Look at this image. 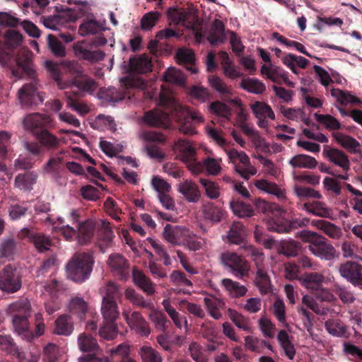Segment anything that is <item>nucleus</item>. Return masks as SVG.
I'll use <instances>...</instances> for the list:
<instances>
[{
  "label": "nucleus",
  "instance_id": "42",
  "mask_svg": "<svg viewBox=\"0 0 362 362\" xmlns=\"http://www.w3.org/2000/svg\"><path fill=\"white\" fill-rule=\"evenodd\" d=\"M277 340L284 349L286 356L292 360L296 354V349L290 339L289 335L284 329L279 331L277 335Z\"/></svg>",
  "mask_w": 362,
  "mask_h": 362
},
{
  "label": "nucleus",
  "instance_id": "38",
  "mask_svg": "<svg viewBox=\"0 0 362 362\" xmlns=\"http://www.w3.org/2000/svg\"><path fill=\"white\" fill-rule=\"evenodd\" d=\"M245 230L240 222H233L228 233V239L230 243L240 245L244 241Z\"/></svg>",
  "mask_w": 362,
  "mask_h": 362
},
{
  "label": "nucleus",
  "instance_id": "47",
  "mask_svg": "<svg viewBox=\"0 0 362 362\" xmlns=\"http://www.w3.org/2000/svg\"><path fill=\"white\" fill-rule=\"evenodd\" d=\"M98 97L108 102L116 103L124 99L125 95L124 93L119 91L117 88L111 87L108 88H100L98 91Z\"/></svg>",
  "mask_w": 362,
  "mask_h": 362
},
{
  "label": "nucleus",
  "instance_id": "15",
  "mask_svg": "<svg viewBox=\"0 0 362 362\" xmlns=\"http://www.w3.org/2000/svg\"><path fill=\"white\" fill-rule=\"evenodd\" d=\"M339 273L354 286L362 288V265L354 262H347L340 266Z\"/></svg>",
  "mask_w": 362,
  "mask_h": 362
},
{
  "label": "nucleus",
  "instance_id": "17",
  "mask_svg": "<svg viewBox=\"0 0 362 362\" xmlns=\"http://www.w3.org/2000/svg\"><path fill=\"white\" fill-rule=\"evenodd\" d=\"M29 315L15 314L13 316L12 322L15 332L23 339L27 341H32L34 339V334L30 328Z\"/></svg>",
  "mask_w": 362,
  "mask_h": 362
},
{
  "label": "nucleus",
  "instance_id": "41",
  "mask_svg": "<svg viewBox=\"0 0 362 362\" xmlns=\"http://www.w3.org/2000/svg\"><path fill=\"white\" fill-rule=\"evenodd\" d=\"M230 206L233 214L240 218L251 217L254 214L252 206L242 201L232 200Z\"/></svg>",
  "mask_w": 362,
  "mask_h": 362
},
{
  "label": "nucleus",
  "instance_id": "4",
  "mask_svg": "<svg viewBox=\"0 0 362 362\" xmlns=\"http://www.w3.org/2000/svg\"><path fill=\"white\" fill-rule=\"evenodd\" d=\"M93 264L92 253H76L66 266L67 277L75 282L82 283L89 278Z\"/></svg>",
  "mask_w": 362,
  "mask_h": 362
},
{
  "label": "nucleus",
  "instance_id": "36",
  "mask_svg": "<svg viewBox=\"0 0 362 362\" xmlns=\"http://www.w3.org/2000/svg\"><path fill=\"white\" fill-rule=\"evenodd\" d=\"M221 285L233 298L244 296L247 291V288L245 286L241 285L239 282L235 281L230 279H223L221 281Z\"/></svg>",
  "mask_w": 362,
  "mask_h": 362
},
{
  "label": "nucleus",
  "instance_id": "62",
  "mask_svg": "<svg viewBox=\"0 0 362 362\" xmlns=\"http://www.w3.org/2000/svg\"><path fill=\"white\" fill-rule=\"evenodd\" d=\"M245 250L247 255L251 257L256 267H262V266L264 260V255L262 251L252 245H247Z\"/></svg>",
  "mask_w": 362,
  "mask_h": 362
},
{
  "label": "nucleus",
  "instance_id": "44",
  "mask_svg": "<svg viewBox=\"0 0 362 362\" xmlns=\"http://www.w3.org/2000/svg\"><path fill=\"white\" fill-rule=\"evenodd\" d=\"M203 214L206 219L216 223L220 222L225 215L224 211L213 203L203 206Z\"/></svg>",
  "mask_w": 362,
  "mask_h": 362
},
{
  "label": "nucleus",
  "instance_id": "26",
  "mask_svg": "<svg viewBox=\"0 0 362 362\" xmlns=\"http://www.w3.org/2000/svg\"><path fill=\"white\" fill-rule=\"evenodd\" d=\"M226 39L224 23L219 19H215L207 36L208 41L212 46H216L223 43Z\"/></svg>",
  "mask_w": 362,
  "mask_h": 362
},
{
  "label": "nucleus",
  "instance_id": "58",
  "mask_svg": "<svg viewBox=\"0 0 362 362\" xmlns=\"http://www.w3.org/2000/svg\"><path fill=\"white\" fill-rule=\"evenodd\" d=\"M315 117L319 123L325 126L327 129L338 130L341 128L340 122L330 115H320L315 113Z\"/></svg>",
  "mask_w": 362,
  "mask_h": 362
},
{
  "label": "nucleus",
  "instance_id": "3",
  "mask_svg": "<svg viewBox=\"0 0 362 362\" xmlns=\"http://www.w3.org/2000/svg\"><path fill=\"white\" fill-rule=\"evenodd\" d=\"M123 64L124 72L127 75L119 79L121 84L126 88H145L146 83L139 75L152 71L151 58L146 54H142L131 57L128 63L124 62Z\"/></svg>",
  "mask_w": 362,
  "mask_h": 362
},
{
  "label": "nucleus",
  "instance_id": "48",
  "mask_svg": "<svg viewBox=\"0 0 362 362\" xmlns=\"http://www.w3.org/2000/svg\"><path fill=\"white\" fill-rule=\"evenodd\" d=\"M78 343L80 350L83 352H97L99 350L97 340L86 334L78 337Z\"/></svg>",
  "mask_w": 362,
  "mask_h": 362
},
{
  "label": "nucleus",
  "instance_id": "49",
  "mask_svg": "<svg viewBox=\"0 0 362 362\" xmlns=\"http://www.w3.org/2000/svg\"><path fill=\"white\" fill-rule=\"evenodd\" d=\"M240 87L249 93L255 94H261L265 90L264 84L258 79L243 78L240 82Z\"/></svg>",
  "mask_w": 362,
  "mask_h": 362
},
{
  "label": "nucleus",
  "instance_id": "34",
  "mask_svg": "<svg viewBox=\"0 0 362 362\" xmlns=\"http://www.w3.org/2000/svg\"><path fill=\"white\" fill-rule=\"evenodd\" d=\"M331 95L335 98L341 105H346L348 103H351L362 107L361 100L352 95L350 92L342 90L339 88H332L331 90Z\"/></svg>",
  "mask_w": 362,
  "mask_h": 362
},
{
  "label": "nucleus",
  "instance_id": "11",
  "mask_svg": "<svg viewBox=\"0 0 362 362\" xmlns=\"http://www.w3.org/2000/svg\"><path fill=\"white\" fill-rule=\"evenodd\" d=\"M168 21L170 25H182L187 30L196 29L197 17L190 11L177 7H170L166 11Z\"/></svg>",
  "mask_w": 362,
  "mask_h": 362
},
{
  "label": "nucleus",
  "instance_id": "24",
  "mask_svg": "<svg viewBox=\"0 0 362 362\" xmlns=\"http://www.w3.org/2000/svg\"><path fill=\"white\" fill-rule=\"evenodd\" d=\"M178 191L189 202L196 203L201 197L199 187L192 180H185L178 185Z\"/></svg>",
  "mask_w": 362,
  "mask_h": 362
},
{
  "label": "nucleus",
  "instance_id": "63",
  "mask_svg": "<svg viewBox=\"0 0 362 362\" xmlns=\"http://www.w3.org/2000/svg\"><path fill=\"white\" fill-rule=\"evenodd\" d=\"M209 110L217 116L228 118L231 115L230 108L225 103L215 101L210 104Z\"/></svg>",
  "mask_w": 362,
  "mask_h": 362
},
{
  "label": "nucleus",
  "instance_id": "55",
  "mask_svg": "<svg viewBox=\"0 0 362 362\" xmlns=\"http://www.w3.org/2000/svg\"><path fill=\"white\" fill-rule=\"evenodd\" d=\"M163 80L165 82L182 85L185 82L184 74L173 67L168 69L163 74Z\"/></svg>",
  "mask_w": 362,
  "mask_h": 362
},
{
  "label": "nucleus",
  "instance_id": "39",
  "mask_svg": "<svg viewBox=\"0 0 362 362\" xmlns=\"http://www.w3.org/2000/svg\"><path fill=\"white\" fill-rule=\"evenodd\" d=\"M255 284L262 293H267L271 291V280L267 271L262 268H257Z\"/></svg>",
  "mask_w": 362,
  "mask_h": 362
},
{
  "label": "nucleus",
  "instance_id": "46",
  "mask_svg": "<svg viewBox=\"0 0 362 362\" xmlns=\"http://www.w3.org/2000/svg\"><path fill=\"white\" fill-rule=\"evenodd\" d=\"M67 106L77 112L81 115H86L90 109L86 104L81 103L77 99L78 93L66 92Z\"/></svg>",
  "mask_w": 362,
  "mask_h": 362
},
{
  "label": "nucleus",
  "instance_id": "8",
  "mask_svg": "<svg viewBox=\"0 0 362 362\" xmlns=\"http://www.w3.org/2000/svg\"><path fill=\"white\" fill-rule=\"evenodd\" d=\"M299 237L305 242H310L309 250L310 252L322 259L331 260L335 256V249L327 243L322 236L310 230H303L299 233Z\"/></svg>",
  "mask_w": 362,
  "mask_h": 362
},
{
  "label": "nucleus",
  "instance_id": "12",
  "mask_svg": "<svg viewBox=\"0 0 362 362\" xmlns=\"http://www.w3.org/2000/svg\"><path fill=\"white\" fill-rule=\"evenodd\" d=\"M52 120L49 116L38 112L27 115L23 120V125L25 130L30 132L35 137L45 129L52 126Z\"/></svg>",
  "mask_w": 362,
  "mask_h": 362
},
{
  "label": "nucleus",
  "instance_id": "6",
  "mask_svg": "<svg viewBox=\"0 0 362 362\" xmlns=\"http://www.w3.org/2000/svg\"><path fill=\"white\" fill-rule=\"evenodd\" d=\"M122 296V293L116 284L109 281L106 284L105 294L101 304V313L105 322H115L118 318L119 312L117 300Z\"/></svg>",
  "mask_w": 362,
  "mask_h": 362
},
{
  "label": "nucleus",
  "instance_id": "1",
  "mask_svg": "<svg viewBox=\"0 0 362 362\" xmlns=\"http://www.w3.org/2000/svg\"><path fill=\"white\" fill-rule=\"evenodd\" d=\"M23 36L14 30H7L0 39V64L11 69L16 78L27 76L30 82L19 89L18 95L20 103L25 107L37 105L42 103L39 92L38 80L33 67L32 53L28 49L21 47Z\"/></svg>",
  "mask_w": 362,
  "mask_h": 362
},
{
  "label": "nucleus",
  "instance_id": "45",
  "mask_svg": "<svg viewBox=\"0 0 362 362\" xmlns=\"http://www.w3.org/2000/svg\"><path fill=\"white\" fill-rule=\"evenodd\" d=\"M124 295L126 298L134 305L150 310L153 308V304L151 300H146L141 295L136 293L133 288L126 289Z\"/></svg>",
  "mask_w": 362,
  "mask_h": 362
},
{
  "label": "nucleus",
  "instance_id": "27",
  "mask_svg": "<svg viewBox=\"0 0 362 362\" xmlns=\"http://www.w3.org/2000/svg\"><path fill=\"white\" fill-rule=\"evenodd\" d=\"M332 136L337 142L351 153H360V143L354 137L341 132H333Z\"/></svg>",
  "mask_w": 362,
  "mask_h": 362
},
{
  "label": "nucleus",
  "instance_id": "19",
  "mask_svg": "<svg viewBox=\"0 0 362 362\" xmlns=\"http://www.w3.org/2000/svg\"><path fill=\"white\" fill-rule=\"evenodd\" d=\"M95 230V224L90 219H86L76 226V240L80 245H86L91 243Z\"/></svg>",
  "mask_w": 362,
  "mask_h": 362
},
{
  "label": "nucleus",
  "instance_id": "57",
  "mask_svg": "<svg viewBox=\"0 0 362 362\" xmlns=\"http://www.w3.org/2000/svg\"><path fill=\"white\" fill-rule=\"evenodd\" d=\"M161 14L158 11H150L145 13L141 19V28L144 30H149L153 28L159 18Z\"/></svg>",
  "mask_w": 362,
  "mask_h": 362
},
{
  "label": "nucleus",
  "instance_id": "20",
  "mask_svg": "<svg viewBox=\"0 0 362 362\" xmlns=\"http://www.w3.org/2000/svg\"><path fill=\"white\" fill-rule=\"evenodd\" d=\"M122 315L129 326L137 332L143 336H148L150 334L151 330L148 324L140 313L135 311L129 315L127 312H123Z\"/></svg>",
  "mask_w": 362,
  "mask_h": 362
},
{
  "label": "nucleus",
  "instance_id": "5",
  "mask_svg": "<svg viewBox=\"0 0 362 362\" xmlns=\"http://www.w3.org/2000/svg\"><path fill=\"white\" fill-rule=\"evenodd\" d=\"M163 238L175 245L187 246L192 251H197L202 247V243L189 228L183 226L167 224L163 230Z\"/></svg>",
  "mask_w": 362,
  "mask_h": 362
},
{
  "label": "nucleus",
  "instance_id": "53",
  "mask_svg": "<svg viewBox=\"0 0 362 362\" xmlns=\"http://www.w3.org/2000/svg\"><path fill=\"white\" fill-rule=\"evenodd\" d=\"M300 250V244L294 240L283 241L279 248V253L288 257L297 256Z\"/></svg>",
  "mask_w": 362,
  "mask_h": 362
},
{
  "label": "nucleus",
  "instance_id": "37",
  "mask_svg": "<svg viewBox=\"0 0 362 362\" xmlns=\"http://www.w3.org/2000/svg\"><path fill=\"white\" fill-rule=\"evenodd\" d=\"M204 305L209 315L216 320L222 317L220 310L223 308L224 302L214 296L206 297L204 299Z\"/></svg>",
  "mask_w": 362,
  "mask_h": 362
},
{
  "label": "nucleus",
  "instance_id": "35",
  "mask_svg": "<svg viewBox=\"0 0 362 362\" xmlns=\"http://www.w3.org/2000/svg\"><path fill=\"white\" fill-rule=\"evenodd\" d=\"M288 163L293 168L313 169L317 165V160L306 154L296 155L288 161Z\"/></svg>",
  "mask_w": 362,
  "mask_h": 362
},
{
  "label": "nucleus",
  "instance_id": "51",
  "mask_svg": "<svg viewBox=\"0 0 362 362\" xmlns=\"http://www.w3.org/2000/svg\"><path fill=\"white\" fill-rule=\"evenodd\" d=\"M250 107L257 117H269L271 119H275V115L271 107L267 104L256 101L250 105Z\"/></svg>",
  "mask_w": 362,
  "mask_h": 362
},
{
  "label": "nucleus",
  "instance_id": "52",
  "mask_svg": "<svg viewBox=\"0 0 362 362\" xmlns=\"http://www.w3.org/2000/svg\"><path fill=\"white\" fill-rule=\"evenodd\" d=\"M101 30V25L94 19L85 21L78 28L79 33L83 36L94 35Z\"/></svg>",
  "mask_w": 362,
  "mask_h": 362
},
{
  "label": "nucleus",
  "instance_id": "54",
  "mask_svg": "<svg viewBox=\"0 0 362 362\" xmlns=\"http://www.w3.org/2000/svg\"><path fill=\"white\" fill-rule=\"evenodd\" d=\"M327 331L334 337H342L346 332V328L339 320L329 319L325 322Z\"/></svg>",
  "mask_w": 362,
  "mask_h": 362
},
{
  "label": "nucleus",
  "instance_id": "18",
  "mask_svg": "<svg viewBox=\"0 0 362 362\" xmlns=\"http://www.w3.org/2000/svg\"><path fill=\"white\" fill-rule=\"evenodd\" d=\"M288 275L291 279H297L303 286L310 290L312 293L322 285L325 279L324 276L317 272L305 273L299 277L291 272H288L287 276Z\"/></svg>",
  "mask_w": 362,
  "mask_h": 362
},
{
  "label": "nucleus",
  "instance_id": "40",
  "mask_svg": "<svg viewBox=\"0 0 362 362\" xmlns=\"http://www.w3.org/2000/svg\"><path fill=\"white\" fill-rule=\"evenodd\" d=\"M267 227L269 230L279 233H288L293 230L292 221L287 220L282 217L272 218L269 221Z\"/></svg>",
  "mask_w": 362,
  "mask_h": 362
},
{
  "label": "nucleus",
  "instance_id": "13",
  "mask_svg": "<svg viewBox=\"0 0 362 362\" xmlns=\"http://www.w3.org/2000/svg\"><path fill=\"white\" fill-rule=\"evenodd\" d=\"M17 237L20 240L28 238L39 252H45L49 250L52 245V240L49 235L42 233L34 232L28 228L21 230L18 233Z\"/></svg>",
  "mask_w": 362,
  "mask_h": 362
},
{
  "label": "nucleus",
  "instance_id": "30",
  "mask_svg": "<svg viewBox=\"0 0 362 362\" xmlns=\"http://www.w3.org/2000/svg\"><path fill=\"white\" fill-rule=\"evenodd\" d=\"M132 275L134 284L147 295H153L155 293V284L142 272L134 270Z\"/></svg>",
  "mask_w": 362,
  "mask_h": 362
},
{
  "label": "nucleus",
  "instance_id": "29",
  "mask_svg": "<svg viewBox=\"0 0 362 362\" xmlns=\"http://www.w3.org/2000/svg\"><path fill=\"white\" fill-rule=\"evenodd\" d=\"M69 310L72 315H76L80 320H83L86 319L88 313V305L83 298L76 296L70 300Z\"/></svg>",
  "mask_w": 362,
  "mask_h": 362
},
{
  "label": "nucleus",
  "instance_id": "16",
  "mask_svg": "<svg viewBox=\"0 0 362 362\" xmlns=\"http://www.w3.org/2000/svg\"><path fill=\"white\" fill-rule=\"evenodd\" d=\"M72 84L83 92L93 93L97 88L96 81L83 74L82 67L76 66L71 71Z\"/></svg>",
  "mask_w": 362,
  "mask_h": 362
},
{
  "label": "nucleus",
  "instance_id": "23",
  "mask_svg": "<svg viewBox=\"0 0 362 362\" xmlns=\"http://www.w3.org/2000/svg\"><path fill=\"white\" fill-rule=\"evenodd\" d=\"M107 264L115 275L120 278L128 274V264L127 259L120 254L115 253L109 256Z\"/></svg>",
  "mask_w": 362,
  "mask_h": 362
},
{
  "label": "nucleus",
  "instance_id": "25",
  "mask_svg": "<svg viewBox=\"0 0 362 362\" xmlns=\"http://www.w3.org/2000/svg\"><path fill=\"white\" fill-rule=\"evenodd\" d=\"M238 161L235 164V170L245 180H249L257 173L256 168L251 165L250 158L245 152H240Z\"/></svg>",
  "mask_w": 362,
  "mask_h": 362
},
{
  "label": "nucleus",
  "instance_id": "9",
  "mask_svg": "<svg viewBox=\"0 0 362 362\" xmlns=\"http://www.w3.org/2000/svg\"><path fill=\"white\" fill-rule=\"evenodd\" d=\"M221 263L238 279H243L249 276L250 264L244 257L236 252H226L221 255Z\"/></svg>",
  "mask_w": 362,
  "mask_h": 362
},
{
  "label": "nucleus",
  "instance_id": "59",
  "mask_svg": "<svg viewBox=\"0 0 362 362\" xmlns=\"http://www.w3.org/2000/svg\"><path fill=\"white\" fill-rule=\"evenodd\" d=\"M199 182L204 187L206 195L209 198L216 199L219 197L220 189L217 183L205 178H200Z\"/></svg>",
  "mask_w": 362,
  "mask_h": 362
},
{
  "label": "nucleus",
  "instance_id": "33",
  "mask_svg": "<svg viewBox=\"0 0 362 362\" xmlns=\"http://www.w3.org/2000/svg\"><path fill=\"white\" fill-rule=\"evenodd\" d=\"M312 225L321 230L333 239H339L342 235L341 230L331 222L325 220H313Z\"/></svg>",
  "mask_w": 362,
  "mask_h": 362
},
{
  "label": "nucleus",
  "instance_id": "60",
  "mask_svg": "<svg viewBox=\"0 0 362 362\" xmlns=\"http://www.w3.org/2000/svg\"><path fill=\"white\" fill-rule=\"evenodd\" d=\"M228 313L230 319L238 327L244 331L250 332L251 328L249 322L242 314L230 308L228 309Z\"/></svg>",
  "mask_w": 362,
  "mask_h": 362
},
{
  "label": "nucleus",
  "instance_id": "32",
  "mask_svg": "<svg viewBox=\"0 0 362 362\" xmlns=\"http://www.w3.org/2000/svg\"><path fill=\"white\" fill-rule=\"evenodd\" d=\"M73 330L74 325L71 316L62 315L55 320L54 334L69 336L72 333Z\"/></svg>",
  "mask_w": 362,
  "mask_h": 362
},
{
  "label": "nucleus",
  "instance_id": "50",
  "mask_svg": "<svg viewBox=\"0 0 362 362\" xmlns=\"http://www.w3.org/2000/svg\"><path fill=\"white\" fill-rule=\"evenodd\" d=\"M31 305L30 301L27 298H20L18 300L10 304L8 311L13 316L15 314L18 315H30Z\"/></svg>",
  "mask_w": 362,
  "mask_h": 362
},
{
  "label": "nucleus",
  "instance_id": "64",
  "mask_svg": "<svg viewBox=\"0 0 362 362\" xmlns=\"http://www.w3.org/2000/svg\"><path fill=\"white\" fill-rule=\"evenodd\" d=\"M16 243L12 238L4 239L0 245V255L3 257H11L16 251Z\"/></svg>",
  "mask_w": 362,
  "mask_h": 362
},
{
  "label": "nucleus",
  "instance_id": "22",
  "mask_svg": "<svg viewBox=\"0 0 362 362\" xmlns=\"http://www.w3.org/2000/svg\"><path fill=\"white\" fill-rule=\"evenodd\" d=\"M323 154L329 161L340 167L342 172H348L350 170L351 163L349 157L342 151L335 148H325Z\"/></svg>",
  "mask_w": 362,
  "mask_h": 362
},
{
  "label": "nucleus",
  "instance_id": "21",
  "mask_svg": "<svg viewBox=\"0 0 362 362\" xmlns=\"http://www.w3.org/2000/svg\"><path fill=\"white\" fill-rule=\"evenodd\" d=\"M74 52L80 59L87 60L92 63L103 59L104 53L100 50L90 51L87 48L84 42H78L74 44Z\"/></svg>",
  "mask_w": 362,
  "mask_h": 362
},
{
  "label": "nucleus",
  "instance_id": "28",
  "mask_svg": "<svg viewBox=\"0 0 362 362\" xmlns=\"http://www.w3.org/2000/svg\"><path fill=\"white\" fill-rule=\"evenodd\" d=\"M302 209L307 212L322 218H329L332 214V209L326 204L319 201L305 202Z\"/></svg>",
  "mask_w": 362,
  "mask_h": 362
},
{
  "label": "nucleus",
  "instance_id": "31",
  "mask_svg": "<svg viewBox=\"0 0 362 362\" xmlns=\"http://www.w3.org/2000/svg\"><path fill=\"white\" fill-rule=\"evenodd\" d=\"M37 178V175L35 172L20 173L15 178L14 185L21 190L30 191Z\"/></svg>",
  "mask_w": 362,
  "mask_h": 362
},
{
  "label": "nucleus",
  "instance_id": "7",
  "mask_svg": "<svg viewBox=\"0 0 362 362\" xmlns=\"http://www.w3.org/2000/svg\"><path fill=\"white\" fill-rule=\"evenodd\" d=\"M35 141L25 143V150L36 157L42 156L45 151L56 150L60 144L59 139L49 131V128L45 129L35 136Z\"/></svg>",
  "mask_w": 362,
  "mask_h": 362
},
{
  "label": "nucleus",
  "instance_id": "61",
  "mask_svg": "<svg viewBox=\"0 0 362 362\" xmlns=\"http://www.w3.org/2000/svg\"><path fill=\"white\" fill-rule=\"evenodd\" d=\"M141 356L143 362H163L160 354L150 346H143L141 349Z\"/></svg>",
  "mask_w": 362,
  "mask_h": 362
},
{
  "label": "nucleus",
  "instance_id": "56",
  "mask_svg": "<svg viewBox=\"0 0 362 362\" xmlns=\"http://www.w3.org/2000/svg\"><path fill=\"white\" fill-rule=\"evenodd\" d=\"M47 40L48 47L54 56L63 57L66 55L64 46L54 35L49 34Z\"/></svg>",
  "mask_w": 362,
  "mask_h": 362
},
{
  "label": "nucleus",
  "instance_id": "2",
  "mask_svg": "<svg viewBox=\"0 0 362 362\" xmlns=\"http://www.w3.org/2000/svg\"><path fill=\"white\" fill-rule=\"evenodd\" d=\"M160 102L165 110H153L145 112L143 117L145 124L150 127L167 129L170 127L172 118L180 123V132L187 135L197 133L192 123L204 122V118L199 112L190 110L187 106L182 105L163 93L160 94Z\"/></svg>",
  "mask_w": 362,
  "mask_h": 362
},
{
  "label": "nucleus",
  "instance_id": "43",
  "mask_svg": "<svg viewBox=\"0 0 362 362\" xmlns=\"http://www.w3.org/2000/svg\"><path fill=\"white\" fill-rule=\"evenodd\" d=\"M209 82L210 86L221 95L222 100H223L224 97L230 96L233 94L231 86H228L218 76H210L209 77Z\"/></svg>",
  "mask_w": 362,
  "mask_h": 362
},
{
  "label": "nucleus",
  "instance_id": "14",
  "mask_svg": "<svg viewBox=\"0 0 362 362\" xmlns=\"http://www.w3.org/2000/svg\"><path fill=\"white\" fill-rule=\"evenodd\" d=\"M177 148L180 153L182 160L185 163H189L191 170L196 173H199L202 169V163L196 160V149L192 144L186 140H179L177 144Z\"/></svg>",
  "mask_w": 362,
  "mask_h": 362
},
{
  "label": "nucleus",
  "instance_id": "10",
  "mask_svg": "<svg viewBox=\"0 0 362 362\" xmlns=\"http://www.w3.org/2000/svg\"><path fill=\"white\" fill-rule=\"evenodd\" d=\"M22 287V274L11 264L6 265L0 271V290L8 294L18 292Z\"/></svg>",
  "mask_w": 362,
  "mask_h": 362
}]
</instances>
